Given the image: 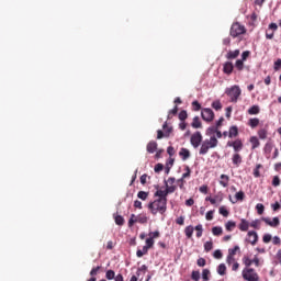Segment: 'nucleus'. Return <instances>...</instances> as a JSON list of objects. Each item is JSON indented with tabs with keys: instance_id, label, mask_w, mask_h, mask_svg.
<instances>
[{
	"instance_id": "1",
	"label": "nucleus",
	"mask_w": 281,
	"mask_h": 281,
	"mask_svg": "<svg viewBox=\"0 0 281 281\" xmlns=\"http://www.w3.org/2000/svg\"><path fill=\"white\" fill-rule=\"evenodd\" d=\"M147 210H149L150 214L154 216H156V214H166V211L168 210V200L157 198L147 204Z\"/></svg>"
},
{
	"instance_id": "2",
	"label": "nucleus",
	"mask_w": 281,
	"mask_h": 281,
	"mask_svg": "<svg viewBox=\"0 0 281 281\" xmlns=\"http://www.w3.org/2000/svg\"><path fill=\"white\" fill-rule=\"evenodd\" d=\"M216 146H218V139L216 138V136L206 138L202 142L199 154L207 155V153H210V149L216 148Z\"/></svg>"
},
{
	"instance_id": "3",
	"label": "nucleus",
	"mask_w": 281,
	"mask_h": 281,
	"mask_svg": "<svg viewBox=\"0 0 281 281\" xmlns=\"http://www.w3.org/2000/svg\"><path fill=\"white\" fill-rule=\"evenodd\" d=\"M226 95L231 98V102H238V98H240V93H243V90H240L239 86H232L231 88L225 89Z\"/></svg>"
},
{
	"instance_id": "4",
	"label": "nucleus",
	"mask_w": 281,
	"mask_h": 281,
	"mask_svg": "<svg viewBox=\"0 0 281 281\" xmlns=\"http://www.w3.org/2000/svg\"><path fill=\"white\" fill-rule=\"evenodd\" d=\"M241 276L246 281H260V277L258 276L256 270H254V268H245L241 271Z\"/></svg>"
},
{
	"instance_id": "5",
	"label": "nucleus",
	"mask_w": 281,
	"mask_h": 281,
	"mask_svg": "<svg viewBox=\"0 0 281 281\" xmlns=\"http://www.w3.org/2000/svg\"><path fill=\"white\" fill-rule=\"evenodd\" d=\"M134 223H139L140 225H146L148 223V216L146 214H132L128 220V227H133Z\"/></svg>"
},
{
	"instance_id": "6",
	"label": "nucleus",
	"mask_w": 281,
	"mask_h": 281,
	"mask_svg": "<svg viewBox=\"0 0 281 281\" xmlns=\"http://www.w3.org/2000/svg\"><path fill=\"white\" fill-rule=\"evenodd\" d=\"M245 32H247V30L245 29V25L238 22L234 23L231 27V36H233V38L240 36V34H245Z\"/></svg>"
},
{
	"instance_id": "7",
	"label": "nucleus",
	"mask_w": 281,
	"mask_h": 281,
	"mask_svg": "<svg viewBox=\"0 0 281 281\" xmlns=\"http://www.w3.org/2000/svg\"><path fill=\"white\" fill-rule=\"evenodd\" d=\"M201 142H203V135H201V132H195L191 135L190 144L193 148H199V146H201Z\"/></svg>"
},
{
	"instance_id": "8",
	"label": "nucleus",
	"mask_w": 281,
	"mask_h": 281,
	"mask_svg": "<svg viewBox=\"0 0 281 281\" xmlns=\"http://www.w3.org/2000/svg\"><path fill=\"white\" fill-rule=\"evenodd\" d=\"M201 117L204 122H213L214 121V111L210 108H204L201 111Z\"/></svg>"
},
{
	"instance_id": "9",
	"label": "nucleus",
	"mask_w": 281,
	"mask_h": 281,
	"mask_svg": "<svg viewBox=\"0 0 281 281\" xmlns=\"http://www.w3.org/2000/svg\"><path fill=\"white\" fill-rule=\"evenodd\" d=\"M246 243H249L252 246L256 245L258 243V233L249 231L247 233Z\"/></svg>"
},
{
	"instance_id": "10",
	"label": "nucleus",
	"mask_w": 281,
	"mask_h": 281,
	"mask_svg": "<svg viewBox=\"0 0 281 281\" xmlns=\"http://www.w3.org/2000/svg\"><path fill=\"white\" fill-rule=\"evenodd\" d=\"M227 146L233 148L235 153H240V150H243V140L236 139L234 142H228Z\"/></svg>"
},
{
	"instance_id": "11",
	"label": "nucleus",
	"mask_w": 281,
	"mask_h": 281,
	"mask_svg": "<svg viewBox=\"0 0 281 281\" xmlns=\"http://www.w3.org/2000/svg\"><path fill=\"white\" fill-rule=\"evenodd\" d=\"M274 145L271 140L267 142L263 147V154L267 159H271V153L273 151Z\"/></svg>"
},
{
	"instance_id": "12",
	"label": "nucleus",
	"mask_w": 281,
	"mask_h": 281,
	"mask_svg": "<svg viewBox=\"0 0 281 281\" xmlns=\"http://www.w3.org/2000/svg\"><path fill=\"white\" fill-rule=\"evenodd\" d=\"M166 123L164 124L162 128L164 132L161 130L157 131V139H164V137H170V133H172V128H168L166 130Z\"/></svg>"
},
{
	"instance_id": "13",
	"label": "nucleus",
	"mask_w": 281,
	"mask_h": 281,
	"mask_svg": "<svg viewBox=\"0 0 281 281\" xmlns=\"http://www.w3.org/2000/svg\"><path fill=\"white\" fill-rule=\"evenodd\" d=\"M262 221L266 225H269L270 227H278L280 225V218L273 217L272 221L269 217H262Z\"/></svg>"
},
{
	"instance_id": "14",
	"label": "nucleus",
	"mask_w": 281,
	"mask_h": 281,
	"mask_svg": "<svg viewBox=\"0 0 281 281\" xmlns=\"http://www.w3.org/2000/svg\"><path fill=\"white\" fill-rule=\"evenodd\" d=\"M154 196H156L157 199H162L165 201H168V192L161 189H158L155 193Z\"/></svg>"
},
{
	"instance_id": "15",
	"label": "nucleus",
	"mask_w": 281,
	"mask_h": 281,
	"mask_svg": "<svg viewBox=\"0 0 281 281\" xmlns=\"http://www.w3.org/2000/svg\"><path fill=\"white\" fill-rule=\"evenodd\" d=\"M232 161L236 168H238L243 164V156L240 154L235 153L232 157Z\"/></svg>"
},
{
	"instance_id": "16",
	"label": "nucleus",
	"mask_w": 281,
	"mask_h": 281,
	"mask_svg": "<svg viewBox=\"0 0 281 281\" xmlns=\"http://www.w3.org/2000/svg\"><path fill=\"white\" fill-rule=\"evenodd\" d=\"M238 56H240V49L229 50L226 54L227 60H234V59L238 58Z\"/></svg>"
},
{
	"instance_id": "17",
	"label": "nucleus",
	"mask_w": 281,
	"mask_h": 281,
	"mask_svg": "<svg viewBox=\"0 0 281 281\" xmlns=\"http://www.w3.org/2000/svg\"><path fill=\"white\" fill-rule=\"evenodd\" d=\"M249 227H250L249 221L241 218L238 225V228L240 229V232H247Z\"/></svg>"
},
{
	"instance_id": "18",
	"label": "nucleus",
	"mask_w": 281,
	"mask_h": 281,
	"mask_svg": "<svg viewBox=\"0 0 281 281\" xmlns=\"http://www.w3.org/2000/svg\"><path fill=\"white\" fill-rule=\"evenodd\" d=\"M220 186H222V188H227V186H229V176L225 173L221 175Z\"/></svg>"
},
{
	"instance_id": "19",
	"label": "nucleus",
	"mask_w": 281,
	"mask_h": 281,
	"mask_svg": "<svg viewBox=\"0 0 281 281\" xmlns=\"http://www.w3.org/2000/svg\"><path fill=\"white\" fill-rule=\"evenodd\" d=\"M223 71L224 74H227V76H229V74L234 71V64H232V61H226L223 66Z\"/></svg>"
},
{
	"instance_id": "20",
	"label": "nucleus",
	"mask_w": 281,
	"mask_h": 281,
	"mask_svg": "<svg viewBox=\"0 0 281 281\" xmlns=\"http://www.w3.org/2000/svg\"><path fill=\"white\" fill-rule=\"evenodd\" d=\"M179 155L182 161H187V159H190V150L188 148H181Z\"/></svg>"
},
{
	"instance_id": "21",
	"label": "nucleus",
	"mask_w": 281,
	"mask_h": 281,
	"mask_svg": "<svg viewBox=\"0 0 281 281\" xmlns=\"http://www.w3.org/2000/svg\"><path fill=\"white\" fill-rule=\"evenodd\" d=\"M157 150V142L151 140L147 144V153H149L150 155H153V153H155Z\"/></svg>"
},
{
	"instance_id": "22",
	"label": "nucleus",
	"mask_w": 281,
	"mask_h": 281,
	"mask_svg": "<svg viewBox=\"0 0 281 281\" xmlns=\"http://www.w3.org/2000/svg\"><path fill=\"white\" fill-rule=\"evenodd\" d=\"M228 137H229V139H234V137H238V127L237 126H232L228 130Z\"/></svg>"
},
{
	"instance_id": "23",
	"label": "nucleus",
	"mask_w": 281,
	"mask_h": 281,
	"mask_svg": "<svg viewBox=\"0 0 281 281\" xmlns=\"http://www.w3.org/2000/svg\"><path fill=\"white\" fill-rule=\"evenodd\" d=\"M250 144H251L252 150H256V148L260 147V140L258 139L257 136H251L250 137Z\"/></svg>"
},
{
	"instance_id": "24",
	"label": "nucleus",
	"mask_w": 281,
	"mask_h": 281,
	"mask_svg": "<svg viewBox=\"0 0 281 281\" xmlns=\"http://www.w3.org/2000/svg\"><path fill=\"white\" fill-rule=\"evenodd\" d=\"M218 127H216V126H210L207 130H206V132H205V135H206V137H216V130H217Z\"/></svg>"
},
{
	"instance_id": "25",
	"label": "nucleus",
	"mask_w": 281,
	"mask_h": 281,
	"mask_svg": "<svg viewBox=\"0 0 281 281\" xmlns=\"http://www.w3.org/2000/svg\"><path fill=\"white\" fill-rule=\"evenodd\" d=\"M260 113V105H252L248 109V115H258Z\"/></svg>"
},
{
	"instance_id": "26",
	"label": "nucleus",
	"mask_w": 281,
	"mask_h": 281,
	"mask_svg": "<svg viewBox=\"0 0 281 281\" xmlns=\"http://www.w3.org/2000/svg\"><path fill=\"white\" fill-rule=\"evenodd\" d=\"M194 226L189 225L184 228V234L187 238H192V235L194 234Z\"/></svg>"
},
{
	"instance_id": "27",
	"label": "nucleus",
	"mask_w": 281,
	"mask_h": 281,
	"mask_svg": "<svg viewBox=\"0 0 281 281\" xmlns=\"http://www.w3.org/2000/svg\"><path fill=\"white\" fill-rule=\"evenodd\" d=\"M217 273L218 276H225V273H227V266H225V263H220L217 267Z\"/></svg>"
},
{
	"instance_id": "28",
	"label": "nucleus",
	"mask_w": 281,
	"mask_h": 281,
	"mask_svg": "<svg viewBox=\"0 0 281 281\" xmlns=\"http://www.w3.org/2000/svg\"><path fill=\"white\" fill-rule=\"evenodd\" d=\"M258 124H260V120L258 117H254L248 121V125L250 128H256Z\"/></svg>"
},
{
	"instance_id": "29",
	"label": "nucleus",
	"mask_w": 281,
	"mask_h": 281,
	"mask_svg": "<svg viewBox=\"0 0 281 281\" xmlns=\"http://www.w3.org/2000/svg\"><path fill=\"white\" fill-rule=\"evenodd\" d=\"M165 188H166L165 190L167 191V195L172 194L177 190V186H175V184L166 183Z\"/></svg>"
},
{
	"instance_id": "30",
	"label": "nucleus",
	"mask_w": 281,
	"mask_h": 281,
	"mask_svg": "<svg viewBox=\"0 0 281 281\" xmlns=\"http://www.w3.org/2000/svg\"><path fill=\"white\" fill-rule=\"evenodd\" d=\"M191 126H192V128H201L202 124H201V120L199 119V116L193 117Z\"/></svg>"
},
{
	"instance_id": "31",
	"label": "nucleus",
	"mask_w": 281,
	"mask_h": 281,
	"mask_svg": "<svg viewBox=\"0 0 281 281\" xmlns=\"http://www.w3.org/2000/svg\"><path fill=\"white\" fill-rule=\"evenodd\" d=\"M212 234H213V236H221V235H223V227L214 226L212 228Z\"/></svg>"
},
{
	"instance_id": "32",
	"label": "nucleus",
	"mask_w": 281,
	"mask_h": 281,
	"mask_svg": "<svg viewBox=\"0 0 281 281\" xmlns=\"http://www.w3.org/2000/svg\"><path fill=\"white\" fill-rule=\"evenodd\" d=\"M148 254V247L143 246V249H138L136 251L137 258H142L143 256H146Z\"/></svg>"
},
{
	"instance_id": "33",
	"label": "nucleus",
	"mask_w": 281,
	"mask_h": 281,
	"mask_svg": "<svg viewBox=\"0 0 281 281\" xmlns=\"http://www.w3.org/2000/svg\"><path fill=\"white\" fill-rule=\"evenodd\" d=\"M212 109H214L215 111H221V109H223V104L221 103V100L213 101Z\"/></svg>"
},
{
	"instance_id": "34",
	"label": "nucleus",
	"mask_w": 281,
	"mask_h": 281,
	"mask_svg": "<svg viewBox=\"0 0 281 281\" xmlns=\"http://www.w3.org/2000/svg\"><path fill=\"white\" fill-rule=\"evenodd\" d=\"M225 227H226V232H233V231H234V227H236V222H234V221H228V222L225 224Z\"/></svg>"
},
{
	"instance_id": "35",
	"label": "nucleus",
	"mask_w": 281,
	"mask_h": 281,
	"mask_svg": "<svg viewBox=\"0 0 281 281\" xmlns=\"http://www.w3.org/2000/svg\"><path fill=\"white\" fill-rule=\"evenodd\" d=\"M195 232H196V238H201V236H203V225L202 224H198L194 227Z\"/></svg>"
},
{
	"instance_id": "36",
	"label": "nucleus",
	"mask_w": 281,
	"mask_h": 281,
	"mask_svg": "<svg viewBox=\"0 0 281 281\" xmlns=\"http://www.w3.org/2000/svg\"><path fill=\"white\" fill-rule=\"evenodd\" d=\"M244 199H245V192L238 191V192L235 194V200H236V201H232V203H236L237 201H243Z\"/></svg>"
},
{
	"instance_id": "37",
	"label": "nucleus",
	"mask_w": 281,
	"mask_h": 281,
	"mask_svg": "<svg viewBox=\"0 0 281 281\" xmlns=\"http://www.w3.org/2000/svg\"><path fill=\"white\" fill-rule=\"evenodd\" d=\"M235 67L236 69H238V71H243V69H245V64L243 59H237L235 63Z\"/></svg>"
},
{
	"instance_id": "38",
	"label": "nucleus",
	"mask_w": 281,
	"mask_h": 281,
	"mask_svg": "<svg viewBox=\"0 0 281 281\" xmlns=\"http://www.w3.org/2000/svg\"><path fill=\"white\" fill-rule=\"evenodd\" d=\"M268 132L266 128H261L258 131V137L259 139H267Z\"/></svg>"
},
{
	"instance_id": "39",
	"label": "nucleus",
	"mask_w": 281,
	"mask_h": 281,
	"mask_svg": "<svg viewBox=\"0 0 281 281\" xmlns=\"http://www.w3.org/2000/svg\"><path fill=\"white\" fill-rule=\"evenodd\" d=\"M191 280L199 281L201 280V272L198 270H193L191 273Z\"/></svg>"
},
{
	"instance_id": "40",
	"label": "nucleus",
	"mask_w": 281,
	"mask_h": 281,
	"mask_svg": "<svg viewBox=\"0 0 281 281\" xmlns=\"http://www.w3.org/2000/svg\"><path fill=\"white\" fill-rule=\"evenodd\" d=\"M218 213L224 216L225 218H227V216H229V211L227 210V207L225 206H221L218 210Z\"/></svg>"
},
{
	"instance_id": "41",
	"label": "nucleus",
	"mask_w": 281,
	"mask_h": 281,
	"mask_svg": "<svg viewBox=\"0 0 281 281\" xmlns=\"http://www.w3.org/2000/svg\"><path fill=\"white\" fill-rule=\"evenodd\" d=\"M212 249H214V244L212 243V240L204 243V250L207 251H212Z\"/></svg>"
},
{
	"instance_id": "42",
	"label": "nucleus",
	"mask_w": 281,
	"mask_h": 281,
	"mask_svg": "<svg viewBox=\"0 0 281 281\" xmlns=\"http://www.w3.org/2000/svg\"><path fill=\"white\" fill-rule=\"evenodd\" d=\"M186 120H188V112L186 110H182L180 113H179V121L180 122H186Z\"/></svg>"
},
{
	"instance_id": "43",
	"label": "nucleus",
	"mask_w": 281,
	"mask_h": 281,
	"mask_svg": "<svg viewBox=\"0 0 281 281\" xmlns=\"http://www.w3.org/2000/svg\"><path fill=\"white\" fill-rule=\"evenodd\" d=\"M210 269H204L203 271H202V280H204V281H210Z\"/></svg>"
},
{
	"instance_id": "44",
	"label": "nucleus",
	"mask_w": 281,
	"mask_h": 281,
	"mask_svg": "<svg viewBox=\"0 0 281 281\" xmlns=\"http://www.w3.org/2000/svg\"><path fill=\"white\" fill-rule=\"evenodd\" d=\"M256 210H257V214H259V215L265 214V204L258 203L256 205Z\"/></svg>"
},
{
	"instance_id": "45",
	"label": "nucleus",
	"mask_w": 281,
	"mask_h": 281,
	"mask_svg": "<svg viewBox=\"0 0 281 281\" xmlns=\"http://www.w3.org/2000/svg\"><path fill=\"white\" fill-rule=\"evenodd\" d=\"M105 278H106V280H114V278H115V271H113V270H108V271L105 272Z\"/></svg>"
},
{
	"instance_id": "46",
	"label": "nucleus",
	"mask_w": 281,
	"mask_h": 281,
	"mask_svg": "<svg viewBox=\"0 0 281 281\" xmlns=\"http://www.w3.org/2000/svg\"><path fill=\"white\" fill-rule=\"evenodd\" d=\"M137 196L140 199V201H146V199H148V192L139 191Z\"/></svg>"
},
{
	"instance_id": "47",
	"label": "nucleus",
	"mask_w": 281,
	"mask_h": 281,
	"mask_svg": "<svg viewBox=\"0 0 281 281\" xmlns=\"http://www.w3.org/2000/svg\"><path fill=\"white\" fill-rule=\"evenodd\" d=\"M213 205H221V203H223V195H215V198H213Z\"/></svg>"
},
{
	"instance_id": "48",
	"label": "nucleus",
	"mask_w": 281,
	"mask_h": 281,
	"mask_svg": "<svg viewBox=\"0 0 281 281\" xmlns=\"http://www.w3.org/2000/svg\"><path fill=\"white\" fill-rule=\"evenodd\" d=\"M250 227H254V229H260V220H255L250 223Z\"/></svg>"
},
{
	"instance_id": "49",
	"label": "nucleus",
	"mask_w": 281,
	"mask_h": 281,
	"mask_svg": "<svg viewBox=\"0 0 281 281\" xmlns=\"http://www.w3.org/2000/svg\"><path fill=\"white\" fill-rule=\"evenodd\" d=\"M213 258H215L216 260H221V258H223V252L217 249L213 252Z\"/></svg>"
},
{
	"instance_id": "50",
	"label": "nucleus",
	"mask_w": 281,
	"mask_h": 281,
	"mask_svg": "<svg viewBox=\"0 0 281 281\" xmlns=\"http://www.w3.org/2000/svg\"><path fill=\"white\" fill-rule=\"evenodd\" d=\"M153 245H155V239L149 237L146 239V245L144 247H147V249H150V247H153Z\"/></svg>"
},
{
	"instance_id": "51",
	"label": "nucleus",
	"mask_w": 281,
	"mask_h": 281,
	"mask_svg": "<svg viewBox=\"0 0 281 281\" xmlns=\"http://www.w3.org/2000/svg\"><path fill=\"white\" fill-rule=\"evenodd\" d=\"M115 223L117 225H124V217L122 215H116L115 216Z\"/></svg>"
},
{
	"instance_id": "52",
	"label": "nucleus",
	"mask_w": 281,
	"mask_h": 281,
	"mask_svg": "<svg viewBox=\"0 0 281 281\" xmlns=\"http://www.w3.org/2000/svg\"><path fill=\"white\" fill-rule=\"evenodd\" d=\"M190 175H192V171L190 170V167H186V172L182 175V179L190 178Z\"/></svg>"
},
{
	"instance_id": "53",
	"label": "nucleus",
	"mask_w": 281,
	"mask_h": 281,
	"mask_svg": "<svg viewBox=\"0 0 281 281\" xmlns=\"http://www.w3.org/2000/svg\"><path fill=\"white\" fill-rule=\"evenodd\" d=\"M240 247L235 246L234 248L228 249V256H236V251H238Z\"/></svg>"
},
{
	"instance_id": "54",
	"label": "nucleus",
	"mask_w": 281,
	"mask_h": 281,
	"mask_svg": "<svg viewBox=\"0 0 281 281\" xmlns=\"http://www.w3.org/2000/svg\"><path fill=\"white\" fill-rule=\"evenodd\" d=\"M280 68H281V59H277L274 61L273 69H274V71H280Z\"/></svg>"
},
{
	"instance_id": "55",
	"label": "nucleus",
	"mask_w": 281,
	"mask_h": 281,
	"mask_svg": "<svg viewBox=\"0 0 281 281\" xmlns=\"http://www.w3.org/2000/svg\"><path fill=\"white\" fill-rule=\"evenodd\" d=\"M272 186H274V188H278V186H280V177H278V176L273 177Z\"/></svg>"
},
{
	"instance_id": "56",
	"label": "nucleus",
	"mask_w": 281,
	"mask_h": 281,
	"mask_svg": "<svg viewBox=\"0 0 281 281\" xmlns=\"http://www.w3.org/2000/svg\"><path fill=\"white\" fill-rule=\"evenodd\" d=\"M226 262L227 265H234V262H236V259L234 258L233 255H228L226 258Z\"/></svg>"
},
{
	"instance_id": "57",
	"label": "nucleus",
	"mask_w": 281,
	"mask_h": 281,
	"mask_svg": "<svg viewBox=\"0 0 281 281\" xmlns=\"http://www.w3.org/2000/svg\"><path fill=\"white\" fill-rule=\"evenodd\" d=\"M206 221H213L214 218V211H207L205 215Z\"/></svg>"
},
{
	"instance_id": "58",
	"label": "nucleus",
	"mask_w": 281,
	"mask_h": 281,
	"mask_svg": "<svg viewBox=\"0 0 281 281\" xmlns=\"http://www.w3.org/2000/svg\"><path fill=\"white\" fill-rule=\"evenodd\" d=\"M149 238H151V240H155V238H159V232L155 231L149 233Z\"/></svg>"
},
{
	"instance_id": "59",
	"label": "nucleus",
	"mask_w": 281,
	"mask_h": 281,
	"mask_svg": "<svg viewBox=\"0 0 281 281\" xmlns=\"http://www.w3.org/2000/svg\"><path fill=\"white\" fill-rule=\"evenodd\" d=\"M262 241L266 244L271 243V234H265L262 237Z\"/></svg>"
},
{
	"instance_id": "60",
	"label": "nucleus",
	"mask_w": 281,
	"mask_h": 281,
	"mask_svg": "<svg viewBox=\"0 0 281 281\" xmlns=\"http://www.w3.org/2000/svg\"><path fill=\"white\" fill-rule=\"evenodd\" d=\"M244 265H246L247 267H251L254 265L252 259H249L248 257L244 258Z\"/></svg>"
},
{
	"instance_id": "61",
	"label": "nucleus",
	"mask_w": 281,
	"mask_h": 281,
	"mask_svg": "<svg viewBox=\"0 0 281 281\" xmlns=\"http://www.w3.org/2000/svg\"><path fill=\"white\" fill-rule=\"evenodd\" d=\"M198 267H205L206 261L204 258H199L196 261Z\"/></svg>"
},
{
	"instance_id": "62",
	"label": "nucleus",
	"mask_w": 281,
	"mask_h": 281,
	"mask_svg": "<svg viewBox=\"0 0 281 281\" xmlns=\"http://www.w3.org/2000/svg\"><path fill=\"white\" fill-rule=\"evenodd\" d=\"M177 225H183L186 223V217L180 216L176 220Z\"/></svg>"
},
{
	"instance_id": "63",
	"label": "nucleus",
	"mask_w": 281,
	"mask_h": 281,
	"mask_svg": "<svg viewBox=\"0 0 281 281\" xmlns=\"http://www.w3.org/2000/svg\"><path fill=\"white\" fill-rule=\"evenodd\" d=\"M155 172H161L164 170V165L162 164H157L154 168Z\"/></svg>"
},
{
	"instance_id": "64",
	"label": "nucleus",
	"mask_w": 281,
	"mask_h": 281,
	"mask_svg": "<svg viewBox=\"0 0 281 281\" xmlns=\"http://www.w3.org/2000/svg\"><path fill=\"white\" fill-rule=\"evenodd\" d=\"M249 50L243 52L241 54V60L245 63V60H247V58H249Z\"/></svg>"
}]
</instances>
